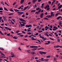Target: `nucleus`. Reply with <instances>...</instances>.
Returning a JSON list of instances; mask_svg holds the SVG:
<instances>
[{
	"label": "nucleus",
	"instance_id": "52",
	"mask_svg": "<svg viewBox=\"0 0 62 62\" xmlns=\"http://www.w3.org/2000/svg\"><path fill=\"white\" fill-rule=\"evenodd\" d=\"M22 32L24 34H25V32H24L23 31H22Z\"/></svg>",
	"mask_w": 62,
	"mask_h": 62
},
{
	"label": "nucleus",
	"instance_id": "32",
	"mask_svg": "<svg viewBox=\"0 0 62 62\" xmlns=\"http://www.w3.org/2000/svg\"><path fill=\"white\" fill-rule=\"evenodd\" d=\"M57 48H58V47H60V48H61V46H60L57 45Z\"/></svg>",
	"mask_w": 62,
	"mask_h": 62
},
{
	"label": "nucleus",
	"instance_id": "4",
	"mask_svg": "<svg viewBox=\"0 0 62 62\" xmlns=\"http://www.w3.org/2000/svg\"><path fill=\"white\" fill-rule=\"evenodd\" d=\"M20 23V24L21 25V26L22 27L25 26V24H22L21 23Z\"/></svg>",
	"mask_w": 62,
	"mask_h": 62
},
{
	"label": "nucleus",
	"instance_id": "64",
	"mask_svg": "<svg viewBox=\"0 0 62 62\" xmlns=\"http://www.w3.org/2000/svg\"><path fill=\"white\" fill-rule=\"evenodd\" d=\"M21 8H22V7H19V8H18V9H20Z\"/></svg>",
	"mask_w": 62,
	"mask_h": 62
},
{
	"label": "nucleus",
	"instance_id": "33",
	"mask_svg": "<svg viewBox=\"0 0 62 62\" xmlns=\"http://www.w3.org/2000/svg\"><path fill=\"white\" fill-rule=\"evenodd\" d=\"M46 7H47V8H49L50 6H49V5H47L46 6Z\"/></svg>",
	"mask_w": 62,
	"mask_h": 62
},
{
	"label": "nucleus",
	"instance_id": "39",
	"mask_svg": "<svg viewBox=\"0 0 62 62\" xmlns=\"http://www.w3.org/2000/svg\"><path fill=\"white\" fill-rule=\"evenodd\" d=\"M13 14V13H11L10 14H8V15H12Z\"/></svg>",
	"mask_w": 62,
	"mask_h": 62
},
{
	"label": "nucleus",
	"instance_id": "16",
	"mask_svg": "<svg viewBox=\"0 0 62 62\" xmlns=\"http://www.w3.org/2000/svg\"><path fill=\"white\" fill-rule=\"evenodd\" d=\"M61 18V16H59L57 18V20H59V19H60V18Z\"/></svg>",
	"mask_w": 62,
	"mask_h": 62
},
{
	"label": "nucleus",
	"instance_id": "20",
	"mask_svg": "<svg viewBox=\"0 0 62 62\" xmlns=\"http://www.w3.org/2000/svg\"><path fill=\"white\" fill-rule=\"evenodd\" d=\"M1 4H2V5H5V4H4V2L2 1L0 3Z\"/></svg>",
	"mask_w": 62,
	"mask_h": 62
},
{
	"label": "nucleus",
	"instance_id": "28",
	"mask_svg": "<svg viewBox=\"0 0 62 62\" xmlns=\"http://www.w3.org/2000/svg\"><path fill=\"white\" fill-rule=\"evenodd\" d=\"M45 30H46V31H47V26H46L45 27Z\"/></svg>",
	"mask_w": 62,
	"mask_h": 62
},
{
	"label": "nucleus",
	"instance_id": "9",
	"mask_svg": "<svg viewBox=\"0 0 62 62\" xmlns=\"http://www.w3.org/2000/svg\"><path fill=\"white\" fill-rule=\"evenodd\" d=\"M14 10L15 11H16V12H18L19 11H20V10H19L17 9H14Z\"/></svg>",
	"mask_w": 62,
	"mask_h": 62
},
{
	"label": "nucleus",
	"instance_id": "25",
	"mask_svg": "<svg viewBox=\"0 0 62 62\" xmlns=\"http://www.w3.org/2000/svg\"><path fill=\"white\" fill-rule=\"evenodd\" d=\"M12 23V24H14V22H12V20H10Z\"/></svg>",
	"mask_w": 62,
	"mask_h": 62
},
{
	"label": "nucleus",
	"instance_id": "26",
	"mask_svg": "<svg viewBox=\"0 0 62 62\" xmlns=\"http://www.w3.org/2000/svg\"><path fill=\"white\" fill-rule=\"evenodd\" d=\"M19 32H20V31L17 30L16 31V33H18Z\"/></svg>",
	"mask_w": 62,
	"mask_h": 62
},
{
	"label": "nucleus",
	"instance_id": "24",
	"mask_svg": "<svg viewBox=\"0 0 62 62\" xmlns=\"http://www.w3.org/2000/svg\"><path fill=\"white\" fill-rule=\"evenodd\" d=\"M51 57V56H46V58H50Z\"/></svg>",
	"mask_w": 62,
	"mask_h": 62
},
{
	"label": "nucleus",
	"instance_id": "57",
	"mask_svg": "<svg viewBox=\"0 0 62 62\" xmlns=\"http://www.w3.org/2000/svg\"><path fill=\"white\" fill-rule=\"evenodd\" d=\"M27 31H31V30L30 29H27Z\"/></svg>",
	"mask_w": 62,
	"mask_h": 62
},
{
	"label": "nucleus",
	"instance_id": "62",
	"mask_svg": "<svg viewBox=\"0 0 62 62\" xmlns=\"http://www.w3.org/2000/svg\"><path fill=\"white\" fill-rule=\"evenodd\" d=\"M26 15H28V13H26Z\"/></svg>",
	"mask_w": 62,
	"mask_h": 62
},
{
	"label": "nucleus",
	"instance_id": "17",
	"mask_svg": "<svg viewBox=\"0 0 62 62\" xmlns=\"http://www.w3.org/2000/svg\"><path fill=\"white\" fill-rule=\"evenodd\" d=\"M27 52L29 53H30L31 52V51L30 50H27Z\"/></svg>",
	"mask_w": 62,
	"mask_h": 62
},
{
	"label": "nucleus",
	"instance_id": "42",
	"mask_svg": "<svg viewBox=\"0 0 62 62\" xmlns=\"http://www.w3.org/2000/svg\"><path fill=\"white\" fill-rule=\"evenodd\" d=\"M37 48H33V50H34V51H36V50H37Z\"/></svg>",
	"mask_w": 62,
	"mask_h": 62
},
{
	"label": "nucleus",
	"instance_id": "45",
	"mask_svg": "<svg viewBox=\"0 0 62 62\" xmlns=\"http://www.w3.org/2000/svg\"><path fill=\"white\" fill-rule=\"evenodd\" d=\"M39 26H38L36 28L37 29H39Z\"/></svg>",
	"mask_w": 62,
	"mask_h": 62
},
{
	"label": "nucleus",
	"instance_id": "54",
	"mask_svg": "<svg viewBox=\"0 0 62 62\" xmlns=\"http://www.w3.org/2000/svg\"><path fill=\"white\" fill-rule=\"evenodd\" d=\"M50 39H51V40H54L52 38H50Z\"/></svg>",
	"mask_w": 62,
	"mask_h": 62
},
{
	"label": "nucleus",
	"instance_id": "60",
	"mask_svg": "<svg viewBox=\"0 0 62 62\" xmlns=\"http://www.w3.org/2000/svg\"><path fill=\"white\" fill-rule=\"evenodd\" d=\"M2 16L0 17V21H1V19H2Z\"/></svg>",
	"mask_w": 62,
	"mask_h": 62
},
{
	"label": "nucleus",
	"instance_id": "27",
	"mask_svg": "<svg viewBox=\"0 0 62 62\" xmlns=\"http://www.w3.org/2000/svg\"><path fill=\"white\" fill-rule=\"evenodd\" d=\"M40 11H41V9H39V10L38 12H39V13H40Z\"/></svg>",
	"mask_w": 62,
	"mask_h": 62
},
{
	"label": "nucleus",
	"instance_id": "37",
	"mask_svg": "<svg viewBox=\"0 0 62 62\" xmlns=\"http://www.w3.org/2000/svg\"><path fill=\"white\" fill-rule=\"evenodd\" d=\"M31 54H32L34 55V54H35V53L34 52H32L31 53Z\"/></svg>",
	"mask_w": 62,
	"mask_h": 62
},
{
	"label": "nucleus",
	"instance_id": "29",
	"mask_svg": "<svg viewBox=\"0 0 62 62\" xmlns=\"http://www.w3.org/2000/svg\"><path fill=\"white\" fill-rule=\"evenodd\" d=\"M24 9L23 10V11H24V10H26V9H27V8H26V7H25L24 8Z\"/></svg>",
	"mask_w": 62,
	"mask_h": 62
},
{
	"label": "nucleus",
	"instance_id": "44",
	"mask_svg": "<svg viewBox=\"0 0 62 62\" xmlns=\"http://www.w3.org/2000/svg\"><path fill=\"white\" fill-rule=\"evenodd\" d=\"M7 36H10V33H8L7 34Z\"/></svg>",
	"mask_w": 62,
	"mask_h": 62
},
{
	"label": "nucleus",
	"instance_id": "10",
	"mask_svg": "<svg viewBox=\"0 0 62 62\" xmlns=\"http://www.w3.org/2000/svg\"><path fill=\"white\" fill-rule=\"evenodd\" d=\"M62 5H61L60 6H59L58 9H60V8H62Z\"/></svg>",
	"mask_w": 62,
	"mask_h": 62
},
{
	"label": "nucleus",
	"instance_id": "41",
	"mask_svg": "<svg viewBox=\"0 0 62 62\" xmlns=\"http://www.w3.org/2000/svg\"><path fill=\"white\" fill-rule=\"evenodd\" d=\"M27 34H29V35H31V32H28L27 33Z\"/></svg>",
	"mask_w": 62,
	"mask_h": 62
},
{
	"label": "nucleus",
	"instance_id": "15",
	"mask_svg": "<svg viewBox=\"0 0 62 62\" xmlns=\"http://www.w3.org/2000/svg\"><path fill=\"white\" fill-rule=\"evenodd\" d=\"M36 11V10H32L31 11V12H35Z\"/></svg>",
	"mask_w": 62,
	"mask_h": 62
},
{
	"label": "nucleus",
	"instance_id": "2",
	"mask_svg": "<svg viewBox=\"0 0 62 62\" xmlns=\"http://www.w3.org/2000/svg\"><path fill=\"white\" fill-rule=\"evenodd\" d=\"M39 53L40 54H46V53L42 51H39Z\"/></svg>",
	"mask_w": 62,
	"mask_h": 62
},
{
	"label": "nucleus",
	"instance_id": "59",
	"mask_svg": "<svg viewBox=\"0 0 62 62\" xmlns=\"http://www.w3.org/2000/svg\"><path fill=\"white\" fill-rule=\"evenodd\" d=\"M8 30H10V31H11V29H9V28H8Z\"/></svg>",
	"mask_w": 62,
	"mask_h": 62
},
{
	"label": "nucleus",
	"instance_id": "40",
	"mask_svg": "<svg viewBox=\"0 0 62 62\" xmlns=\"http://www.w3.org/2000/svg\"><path fill=\"white\" fill-rule=\"evenodd\" d=\"M18 50H20V51H21L22 50L20 48V47H18Z\"/></svg>",
	"mask_w": 62,
	"mask_h": 62
},
{
	"label": "nucleus",
	"instance_id": "3",
	"mask_svg": "<svg viewBox=\"0 0 62 62\" xmlns=\"http://www.w3.org/2000/svg\"><path fill=\"white\" fill-rule=\"evenodd\" d=\"M11 55H12L11 56L12 57H15V55L14 54V53L12 52L11 53Z\"/></svg>",
	"mask_w": 62,
	"mask_h": 62
},
{
	"label": "nucleus",
	"instance_id": "49",
	"mask_svg": "<svg viewBox=\"0 0 62 62\" xmlns=\"http://www.w3.org/2000/svg\"><path fill=\"white\" fill-rule=\"evenodd\" d=\"M1 54H2V55H4V54H3V53H0Z\"/></svg>",
	"mask_w": 62,
	"mask_h": 62
},
{
	"label": "nucleus",
	"instance_id": "50",
	"mask_svg": "<svg viewBox=\"0 0 62 62\" xmlns=\"http://www.w3.org/2000/svg\"><path fill=\"white\" fill-rule=\"evenodd\" d=\"M54 48H57V46H54Z\"/></svg>",
	"mask_w": 62,
	"mask_h": 62
},
{
	"label": "nucleus",
	"instance_id": "19",
	"mask_svg": "<svg viewBox=\"0 0 62 62\" xmlns=\"http://www.w3.org/2000/svg\"><path fill=\"white\" fill-rule=\"evenodd\" d=\"M3 19L4 20V21H6L7 20L6 18H3Z\"/></svg>",
	"mask_w": 62,
	"mask_h": 62
},
{
	"label": "nucleus",
	"instance_id": "5",
	"mask_svg": "<svg viewBox=\"0 0 62 62\" xmlns=\"http://www.w3.org/2000/svg\"><path fill=\"white\" fill-rule=\"evenodd\" d=\"M23 13H24L23 12H17V13H19L18 14V15H21V14H23Z\"/></svg>",
	"mask_w": 62,
	"mask_h": 62
},
{
	"label": "nucleus",
	"instance_id": "53",
	"mask_svg": "<svg viewBox=\"0 0 62 62\" xmlns=\"http://www.w3.org/2000/svg\"><path fill=\"white\" fill-rule=\"evenodd\" d=\"M30 48H34V47H33V46H30Z\"/></svg>",
	"mask_w": 62,
	"mask_h": 62
},
{
	"label": "nucleus",
	"instance_id": "8",
	"mask_svg": "<svg viewBox=\"0 0 62 62\" xmlns=\"http://www.w3.org/2000/svg\"><path fill=\"white\" fill-rule=\"evenodd\" d=\"M31 38L32 39L31 40H36V39H34V38L33 37H32Z\"/></svg>",
	"mask_w": 62,
	"mask_h": 62
},
{
	"label": "nucleus",
	"instance_id": "46",
	"mask_svg": "<svg viewBox=\"0 0 62 62\" xmlns=\"http://www.w3.org/2000/svg\"><path fill=\"white\" fill-rule=\"evenodd\" d=\"M40 18H37L36 19V20H40Z\"/></svg>",
	"mask_w": 62,
	"mask_h": 62
},
{
	"label": "nucleus",
	"instance_id": "38",
	"mask_svg": "<svg viewBox=\"0 0 62 62\" xmlns=\"http://www.w3.org/2000/svg\"><path fill=\"white\" fill-rule=\"evenodd\" d=\"M39 34V33H37L35 34L34 35L36 36V35H37V36H38Z\"/></svg>",
	"mask_w": 62,
	"mask_h": 62
},
{
	"label": "nucleus",
	"instance_id": "48",
	"mask_svg": "<svg viewBox=\"0 0 62 62\" xmlns=\"http://www.w3.org/2000/svg\"><path fill=\"white\" fill-rule=\"evenodd\" d=\"M19 36H20V37H23L24 36V35H19Z\"/></svg>",
	"mask_w": 62,
	"mask_h": 62
},
{
	"label": "nucleus",
	"instance_id": "47",
	"mask_svg": "<svg viewBox=\"0 0 62 62\" xmlns=\"http://www.w3.org/2000/svg\"><path fill=\"white\" fill-rule=\"evenodd\" d=\"M51 14H54V12H51Z\"/></svg>",
	"mask_w": 62,
	"mask_h": 62
},
{
	"label": "nucleus",
	"instance_id": "18",
	"mask_svg": "<svg viewBox=\"0 0 62 62\" xmlns=\"http://www.w3.org/2000/svg\"><path fill=\"white\" fill-rule=\"evenodd\" d=\"M0 50H2V51H4V48H2V47H0Z\"/></svg>",
	"mask_w": 62,
	"mask_h": 62
},
{
	"label": "nucleus",
	"instance_id": "21",
	"mask_svg": "<svg viewBox=\"0 0 62 62\" xmlns=\"http://www.w3.org/2000/svg\"><path fill=\"white\" fill-rule=\"evenodd\" d=\"M5 28L7 30H8V28L7 27H5Z\"/></svg>",
	"mask_w": 62,
	"mask_h": 62
},
{
	"label": "nucleus",
	"instance_id": "11",
	"mask_svg": "<svg viewBox=\"0 0 62 62\" xmlns=\"http://www.w3.org/2000/svg\"><path fill=\"white\" fill-rule=\"evenodd\" d=\"M24 0H21L20 2L21 4H22V3H23L24 2Z\"/></svg>",
	"mask_w": 62,
	"mask_h": 62
},
{
	"label": "nucleus",
	"instance_id": "61",
	"mask_svg": "<svg viewBox=\"0 0 62 62\" xmlns=\"http://www.w3.org/2000/svg\"><path fill=\"white\" fill-rule=\"evenodd\" d=\"M48 32H46V33L45 34V35H47V34H48Z\"/></svg>",
	"mask_w": 62,
	"mask_h": 62
},
{
	"label": "nucleus",
	"instance_id": "23",
	"mask_svg": "<svg viewBox=\"0 0 62 62\" xmlns=\"http://www.w3.org/2000/svg\"><path fill=\"white\" fill-rule=\"evenodd\" d=\"M12 8H11L10 9V10L11 11H12V12H14V10H12Z\"/></svg>",
	"mask_w": 62,
	"mask_h": 62
},
{
	"label": "nucleus",
	"instance_id": "55",
	"mask_svg": "<svg viewBox=\"0 0 62 62\" xmlns=\"http://www.w3.org/2000/svg\"><path fill=\"white\" fill-rule=\"evenodd\" d=\"M1 21L2 23H4V20H3V19H2V20H1Z\"/></svg>",
	"mask_w": 62,
	"mask_h": 62
},
{
	"label": "nucleus",
	"instance_id": "14",
	"mask_svg": "<svg viewBox=\"0 0 62 62\" xmlns=\"http://www.w3.org/2000/svg\"><path fill=\"white\" fill-rule=\"evenodd\" d=\"M4 10H6V11H8V9H7V8H6L5 7L4 8Z\"/></svg>",
	"mask_w": 62,
	"mask_h": 62
},
{
	"label": "nucleus",
	"instance_id": "58",
	"mask_svg": "<svg viewBox=\"0 0 62 62\" xmlns=\"http://www.w3.org/2000/svg\"><path fill=\"white\" fill-rule=\"evenodd\" d=\"M49 9H50V8H47V10H49Z\"/></svg>",
	"mask_w": 62,
	"mask_h": 62
},
{
	"label": "nucleus",
	"instance_id": "12",
	"mask_svg": "<svg viewBox=\"0 0 62 62\" xmlns=\"http://www.w3.org/2000/svg\"><path fill=\"white\" fill-rule=\"evenodd\" d=\"M13 38L15 39H18V37L15 36L13 37Z\"/></svg>",
	"mask_w": 62,
	"mask_h": 62
},
{
	"label": "nucleus",
	"instance_id": "63",
	"mask_svg": "<svg viewBox=\"0 0 62 62\" xmlns=\"http://www.w3.org/2000/svg\"><path fill=\"white\" fill-rule=\"evenodd\" d=\"M54 61H56V59L55 58H54Z\"/></svg>",
	"mask_w": 62,
	"mask_h": 62
},
{
	"label": "nucleus",
	"instance_id": "34",
	"mask_svg": "<svg viewBox=\"0 0 62 62\" xmlns=\"http://www.w3.org/2000/svg\"><path fill=\"white\" fill-rule=\"evenodd\" d=\"M43 31H45V28H43L41 29Z\"/></svg>",
	"mask_w": 62,
	"mask_h": 62
},
{
	"label": "nucleus",
	"instance_id": "22",
	"mask_svg": "<svg viewBox=\"0 0 62 62\" xmlns=\"http://www.w3.org/2000/svg\"><path fill=\"white\" fill-rule=\"evenodd\" d=\"M46 17L47 18H50V15H47Z\"/></svg>",
	"mask_w": 62,
	"mask_h": 62
},
{
	"label": "nucleus",
	"instance_id": "30",
	"mask_svg": "<svg viewBox=\"0 0 62 62\" xmlns=\"http://www.w3.org/2000/svg\"><path fill=\"white\" fill-rule=\"evenodd\" d=\"M44 19H45V20H49V19H48V18L46 17L44 18Z\"/></svg>",
	"mask_w": 62,
	"mask_h": 62
},
{
	"label": "nucleus",
	"instance_id": "6",
	"mask_svg": "<svg viewBox=\"0 0 62 62\" xmlns=\"http://www.w3.org/2000/svg\"><path fill=\"white\" fill-rule=\"evenodd\" d=\"M44 15V14H43V13H42L40 14V16L41 18H43V16Z\"/></svg>",
	"mask_w": 62,
	"mask_h": 62
},
{
	"label": "nucleus",
	"instance_id": "51",
	"mask_svg": "<svg viewBox=\"0 0 62 62\" xmlns=\"http://www.w3.org/2000/svg\"><path fill=\"white\" fill-rule=\"evenodd\" d=\"M50 27L51 28H53V26H52V25H51L50 26Z\"/></svg>",
	"mask_w": 62,
	"mask_h": 62
},
{
	"label": "nucleus",
	"instance_id": "13",
	"mask_svg": "<svg viewBox=\"0 0 62 62\" xmlns=\"http://www.w3.org/2000/svg\"><path fill=\"white\" fill-rule=\"evenodd\" d=\"M37 0H33L32 2H33V3H35Z\"/></svg>",
	"mask_w": 62,
	"mask_h": 62
},
{
	"label": "nucleus",
	"instance_id": "56",
	"mask_svg": "<svg viewBox=\"0 0 62 62\" xmlns=\"http://www.w3.org/2000/svg\"><path fill=\"white\" fill-rule=\"evenodd\" d=\"M48 3L49 4H51V1H49L48 2Z\"/></svg>",
	"mask_w": 62,
	"mask_h": 62
},
{
	"label": "nucleus",
	"instance_id": "1",
	"mask_svg": "<svg viewBox=\"0 0 62 62\" xmlns=\"http://www.w3.org/2000/svg\"><path fill=\"white\" fill-rule=\"evenodd\" d=\"M19 20L21 21H22V22H25V23H26V21H25L24 20L22 19V18H19Z\"/></svg>",
	"mask_w": 62,
	"mask_h": 62
},
{
	"label": "nucleus",
	"instance_id": "31",
	"mask_svg": "<svg viewBox=\"0 0 62 62\" xmlns=\"http://www.w3.org/2000/svg\"><path fill=\"white\" fill-rule=\"evenodd\" d=\"M39 8H40L39 7L38 8H37L36 9V10H38L39 9Z\"/></svg>",
	"mask_w": 62,
	"mask_h": 62
},
{
	"label": "nucleus",
	"instance_id": "36",
	"mask_svg": "<svg viewBox=\"0 0 62 62\" xmlns=\"http://www.w3.org/2000/svg\"><path fill=\"white\" fill-rule=\"evenodd\" d=\"M40 50H42V49H44V48L43 47L40 48Z\"/></svg>",
	"mask_w": 62,
	"mask_h": 62
},
{
	"label": "nucleus",
	"instance_id": "7",
	"mask_svg": "<svg viewBox=\"0 0 62 62\" xmlns=\"http://www.w3.org/2000/svg\"><path fill=\"white\" fill-rule=\"evenodd\" d=\"M32 26L31 25L29 24V25H26V27H31Z\"/></svg>",
	"mask_w": 62,
	"mask_h": 62
},
{
	"label": "nucleus",
	"instance_id": "35",
	"mask_svg": "<svg viewBox=\"0 0 62 62\" xmlns=\"http://www.w3.org/2000/svg\"><path fill=\"white\" fill-rule=\"evenodd\" d=\"M49 60V59H45V61H46V62H47L48 61V60Z\"/></svg>",
	"mask_w": 62,
	"mask_h": 62
},
{
	"label": "nucleus",
	"instance_id": "43",
	"mask_svg": "<svg viewBox=\"0 0 62 62\" xmlns=\"http://www.w3.org/2000/svg\"><path fill=\"white\" fill-rule=\"evenodd\" d=\"M3 10V9L2 8V7L0 8V10Z\"/></svg>",
	"mask_w": 62,
	"mask_h": 62
}]
</instances>
